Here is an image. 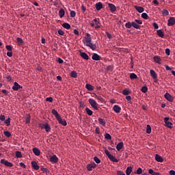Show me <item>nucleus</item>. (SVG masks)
<instances>
[{"label":"nucleus","mask_w":175,"mask_h":175,"mask_svg":"<svg viewBox=\"0 0 175 175\" xmlns=\"http://www.w3.org/2000/svg\"><path fill=\"white\" fill-rule=\"evenodd\" d=\"M83 43L86 45L87 47H90L91 50H96V44L92 43V40L90 33H87L86 36L83 37Z\"/></svg>","instance_id":"obj_1"},{"label":"nucleus","mask_w":175,"mask_h":175,"mask_svg":"<svg viewBox=\"0 0 175 175\" xmlns=\"http://www.w3.org/2000/svg\"><path fill=\"white\" fill-rule=\"evenodd\" d=\"M38 126L41 129H45L46 132H50L51 131V127L47 122L38 124Z\"/></svg>","instance_id":"obj_2"},{"label":"nucleus","mask_w":175,"mask_h":175,"mask_svg":"<svg viewBox=\"0 0 175 175\" xmlns=\"http://www.w3.org/2000/svg\"><path fill=\"white\" fill-rule=\"evenodd\" d=\"M142 24H143V22L139 19H135L133 22H132L133 27L135 29H139Z\"/></svg>","instance_id":"obj_3"},{"label":"nucleus","mask_w":175,"mask_h":175,"mask_svg":"<svg viewBox=\"0 0 175 175\" xmlns=\"http://www.w3.org/2000/svg\"><path fill=\"white\" fill-rule=\"evenodd\" d=\"M88 102L90 105L92 106V107L94 109V110H98V103L95 100H94L93 98H89Z\"/></svg>","instance_id":"obj_4"},{"label":"nucleus","mask_w":175,"mask_h":175,"mask_svg":"<svg viewBox=\"0 0 175 175\" xmlns=\"http://www.w3.org/2000/svg\"><path fill=\"white\" fill-rule=\"evenodd\" d=\"M164 122L167 128H170V129H172V128H173V123H172L171 122H169V117H165L164 118Z\"/></svg>","instance_id":"obj_5"},{"label":"nucleus","mask_w":175,"mask_h":175,"mask_svg":"<svg viewBox=\"0 0 175 175\" xmlns=\"http://www.w3.org/2000/svg\"><path fill=\"white\" fill-rule=\"evenodd\" d=\"M150 76H151V77H152L154 83H158V78H157L158 75H157V72H155V71L154 70H150Z\"/></svg>","instance_id":"obj_6"},{"label":"nucleus","mask_w":175,"mask_h":175,"mask_svg":"<svg viewBox=\"0 0 175 175\" xmlns=\"http://www.w3.org/2000/svg\"><path fill=\"white\" fill-rule=\"evenodd\" d=\"M0 162L1 163L5 165V166H7L8 167H13V163L8 161H5V159H1Z\"/></svg>","instance_id":"obj_7"},{"label":"nucleus","mask_w":175,"mask_h":175,"mask_svg":"<svg viewBox=\"0 0 175 175\" xmlns=\"http://www.w3.org/2000/svg\"><path fill=\"white\" fill-rule=\"evenodd\" d=\"M164 98H165L168 102H173V100H174V98L172 96V95L167 92L165 94Z\"/></svg>","instance_id":"obj_8"},{"label":"nucleus","mask_w":175,"mask_h":175,"mask_svg":"<svg viewBox=\"0 0 175 175\" xmlns=\"http://www.w3.org/2000/svg\"><path fill=\"white\" fill-rule=\"evenodd\" d=\"M174 24H175V17H170L168 19V23H167L168 27H172V25H174Z\"/></svg>","instance_id":"obj_9"},{"label":"nucleus","mask_w":175,"mask_h":175,"mask_svg":"<svg viewBox=\"0 0 175 175\" xmlns=\"http://www.w3.org/2000/svg\"><path fill=\"white\" fill-rule=\"evenodd\" d=\"M57 120L59 124H61L62 125H63V126H66L67 123H66V120L65 119H62V118H61V116H60Z\"/></svg>","instance_id":"obj_10"},{"label":"nucleus","mask_w":175,"mask_h":175,"mask_svg":"<svg viewBox=\"0 0 175 175\" xmlns=\"http://www.w3.org/2000/svg\"><path fill=\"white\" fill-rule=\"evenodd\" d=\"M20 88H23V87H21V85H20L17 82H14V86L12 87V90L14 91H18Z\"/></svg>","instance_id":"obj_11"},{"label":"nucleus","mask_w":175,"mask_h":175,"mask_svg":"<svg viewBox=\"0 0 175 175\" xmlns=\"http://www.w3.org/2000/svg\"><path fill=\"white\" fill-rule=\"evenodd\" d=\"M94 23V28L96 29H98V28L100 27V22H99V21H98V19L94 18L93 20Z\"/></svg>","instance_id":"obj_12"},{"label":"nucleus","mask_w":175,"mask_h":175,"mask_svg":"<svg viewBox=\"0 0 175 175\" xmlns=\"http://www.w3.org/2000/svg\"><path fill=\"white\" fill-rule=\"evenodd\" d=\"M93 61H99L100 59V56L98 53H93L92 56Z\"/></svg>","instance_id":"obj_13"},{"label":"nucleus","mask_w":175,"mask_h":175,"mask_svg":"<svg viewBox=\"0 0 175 175\" xmlns=\"http://www.w3.org/2000/svg\"><path fill=\"white\" fill-rule=\"evenodd\" d=\"M108 6H109V8L111 12H116V10H117V7H116V6L114 5V4H113V3H108Z\"/></svg>","instance_id":"obj_14"},{"label":"nucleus","mask_w":175,"mask_h":175,"mask_svg":"<svg viewBox=\"0 0 175 175\" xmlns=\"http://www.w3.org/2000/svg\"><path fill=\"white\" fill-rule=\"evenodd\" d=\"M31 165L34 170H39V169H40V167L38 165V163H36V161H31Z\"/></svg>","instance_id":"obj_15"},{"label":"nucleus","mask_w":175,"mask_h":175,"mask_svg":"<svg viewBox=\"0 0 175 175\" xmlns=\"http://www.w3.org/2000/svg\"><path fill=\"white\" fill-rule=\"evenodd\" d=\"M50 161L52 162V163H57V162H58V157H57L56 155H53L51 157Z\"/></svg>","instance_id":"obj_16"},{"label":"nucleus","mask_w":175,"mask_h":175,"mask_svg":"<svg viewBox=\"0 0 175 175\" xmlns=\"http://www.w3.org/2000/svg\"><path fill=\"white\" fill-rule=\"evenodd\" d=\"M134 8L138 13H143V12H144V8L143 7L135 5Z\"/></svg>","instance_id":"obj_17"},{"label":"nucleus","mask_w":175,"mask_h":175,"mask_svg":"<svg viewBox=\"0 0 175 175\" xmlns=\"http://www.w3.org/2000/svg\"><path fill=\"white\" fill-rule=\"evenodd\" d=\"M113 110L115 111V113H120V111H121V108L120 106L116 105L113 106Z\"/></svg>","instance_id":"obj_18"},{"label":"nucleus","mask_w":175,"mask_h":175,"mask_svg":"<svg viewBox=\"0 0 175 175\" xmlns=\"http://www.w3.org/2000/svg\"><path fill=\"white\" fill-rule=\"evenodd\" d=\"M103 8V4L100 2H98L97 3H96V10L99 11L100 10V9Z\"/></svg>","instance_id":"obj_19"},{"label":"nucleus","mask_w":175,"mask_h":175,"mask_svg":"<svg viewBox=\"0 0 175 175\" xmlns=\"http://www.w3.org/2000/svg\"><path fill=\"white\" fill-rule=\"evenodd\" d=\"M32 150L33 154H36V157H39V155H40V150L38 149V148H33Z\"/></svg>","instance_id":"obj_20"},{"label":"nucleus","mask_w":175,"mask_h":175,"mask_svg":"<svg viewBox=\"0 0 175 175\" xmlns=\"http://www.w3.org/2000/svg\"><path fill=\"white\" fill-rule=\"evenodd\" d=\"M52 114H53V116H55L56 120H57L60 117L59 114L58 113V111H57V110H55V109H52Z\"/></svg>","instance_id":"obj_21"},{"label":"nucleus","mask_w":175,"mask_h":175,"mask_svg":"<svg viewBox=\"0 0 175 175\" xmlns=\"http://www.w3.org/2000/svg\"><path fill=\"white\" fill-rule=\"evenodd\" d=\"M124 147V143L123 142H120L116 145V150L118 151L121 150V149Z\"/></svg>","instance_id":"obj_22"},{"label":"nucleus","mask_w":175,"mask_h":175,"mask_svg":"<svg viewBox=\"0 0 175 175\" xmlns=\"http://www.w3.org/2000/svg\"><path fill=\"white\" fill-rule=\"evenodd\" d=\"M155 159L157 162H163V158L159 154H155Z\"/></svg>","instance_id":"obj_23"},{"label":"nucleus","mask_w":175,"mask_h":175,"mask_svg":"<svg viewBox=\"0 0 175 175\" xmlns=\"http://www.w3.org/2000/svg\"><path fill=\"white\" fill-rule=\"evenodd\" d=\"M81 57L83 58V59L88 60L90 59V57H88V55L84 52L81 53Z\"/></svg>","instance_id":"obj_24"},{"label":"nucleus","mask_w":175,"mask_h":175,"mask_svg":"<svg viewBox=\"0 0 175 175\" xmlns=\"http://www.w3.org/2000/svg\"><path fill=\"white\" fill-rule=\"evenodd\" d=\"M85 88H87L88 91H94V86H92L91 84L87 83L85 85Z\"/></svg>","instance_id":"obj_25"},{"label":"nucleus","mask_w":175,"mask_h":175,"mask_svg":"<svg viewBox=\"0 0 175 175\" xmlns=\"http://www.w3.org/2000/svg\"><path fill=\"white\" fill-rule=\"evenodd\" d=\"M108 158L112 162H118V160L116 157H114V156H113V154H111Z\"/></svg>","instance_id":"obj_26"},{"label":"nucleus","mask_w":175,"mask_h":175,"mask_svg":"<svg viewBox=\"0 0 175 175\" xmlns=\"http://www.w3.org/2000/svg\"><path fill=\"white\" fill-rule=\"evenodd\" d=\"M153 59H154V62H157V64H161V58L159 57L154 56L153 57Z\"/></svg>","instance_id":"obj_27"},{"label":"nucleus","mask_w":175,"mask_h":175,"mask_svg":"<svg viewBox=\"0 0 175 175\" xmlns=\"http://www.w3.org/2000/svg\"><path fill=\"white\" fill-rule=\"evenodd\" d=\"M157 35L160 38H163L165 36L163 31H162V30H161V29L157 30Z\"/></svg>","instance_id":"obj_28"},{"label":"nucleus","mask_w":175,"mask_h":175,"mask_svg":"<svg viewBox=\"0 0 175 175\" xmlns=\"http://www.w3.org/2000/svg\"><path fill=\"white\" fill-rule=\"evenodd\" d=\"M59 16L61 18H62V17H64V16H65V10H64V9H61L59 11Z\"/></svg>","instance_id":"obj_29"},{"label":"nucleus","mask_w":175,"mask_h":175,"mask_svg":"<svg viewBox=\"0 0 175 175\" xmlns=\"http://www.w3.org/2000/svg\"><path fill=\"white\" fill-rule=\"evenodd\" d=\"M98 122L100 125H103V126H106V122L105 121V120L102 119V118H99L98 119Z\"/></svg>","instance_id":"obj_30"},{"label":"nucleus","mask_w":175,"mask_h":175,"mask_svg":"<svg viewBox=\"0 0 175 175\" xmlns=\"http://www.w3.org/2000/svg\"><path fill=\"white\" fill-rule=\"evenodd\" d=\"M131 173H132V167H128L126 170V174L131 175Z\"/></svg>","instance_id":"obj_31"},{"label":"nucleus","mask_w":175,"mask_h":175,"mask_svg":"<svg viewBox=\"0 0 175 175\" xmlns=\"http://www.w3.org/2000/svg\"><path fill=\"white\" fill-rule=\"evenodd\" d=\"M123 95H129L131 94V90L129 89H124L122 91Z\"/></svg>","instance_id":"obj_32"},{"label":"nucleus","mask_w":175,"mask_h":175,"mask_svg":"<svg viewBox=\"0 0 175 175\" xmlns=\"http://www.w3.org/2000/svg\"><path fill=\"white\" fill-rule=\"evenodd\" d=\"M62 27L63 28H65L66 29H70V25L68 23H64L63 25H62Z\"/></svg>","instance_id":"obj_33"},{"label":"nucleus","mask_w":175,"mask_h":175,"mask_svg":"<svg viewBox=\"0 0 175 175\" xmlns=\"http://www.w3.org/2000/svg\"><path fill=\"white\" fill-rule=\"evenodd\" d=\"M41 170L43 173H46V174H50V171L47 168L41 167Z\"/></svg>","instance_id":"obj_34"},{"label":"nucleus","mask_w":175,"mask_h":175,"mask_svg":"<svg viewBox=\"0 0 175 175\" xmlns=\"http://www.w3.org/2000/svg\"><path fill=\"white\" fill-rule=\"evenodd\" d=\"M85 111L88 116H92V111H91V109H90V108L86 107Z\"/></svg>","instance_id":"obj_35"},{"label":"nucleus","mask_w":175,"mask_h":175,"mask_svg":"<svg viewBox=\"0 0 175 175\" xmlns=\"http://www.w3.org/2000/svg\"><path fill=\"white\" fill-rule=\"evenodd\" d=\"M142 92H144V94H146V92H147V91H148V88H147L146 86H143L141 89Z\"/></svg>","instance_id":"obj_36"},{"label":"nucleus","mask_w":175,"mask_h":175,"mask_svg":"<svg viewBox=\"0 0 175 175\" xmlns=\"http://www.w3.org/2000/svg\"><path fill=\"white\" fill-rule=\"evenodd\" d=\"M125 27H126V28H129V29L132 28V27H133L132 23H131V22L126 23Z\"/></svg>","instance_id":"obj_37"},{"label":"nucleus","mask_w":175,"mask_h":175,"mask_svg":"<svg viewBox=\"0 0 175 175\" xmlns=\"http://www.w3.org/2000/svg\"><path fill=\"white\" fill-rule=\"evenodd\" d=\"M70 76H71V77L76 79V77H77V72H76V71H72Z\"/></svg>","instance_id":"obj_38"},{"label":"nucleus","mask_w":175,"mask_h":175,"mask_svg":"<svg viewBox=\"0 0 175 175\" xmlns=\"http://www.w3.org/2000/svg\"><path fill=\"white\" fill-rule=\"evenodd\" d=\"M146 133H151V126H150V124L146 126Z\"/></svg>","instance_id":"obj_39"},{"label":"nucleus","mask_w":175,"mask_h":175,"mask_svg":"<svg viewBox=\"0 0 175 175\" xmlns=\"http://www.w3.org/2000/svg\"><path fill=\"white\" fill-rule=\"evenodd\" d=\"M142 18H144V20H147V18H148V14H147L146 12H144L142 14Z\"/></svg>","instance_id":"obj_40"},{"label":"nucleus","mask_w":175,"mask_h":175,"mask_svg":"<svg viewBox=\"0 0 175 175\" xmlns=\"http://www.w3.org/2000/svg\"><path fill=\"white\" fill-rule=\"evenodd\" d=\"M163 16H169V11L167 10H163L162 11Z\"/></svg>","instance_id":"obj_41"},{"label":"nucleus","mask_w":175,"mask_h":175,"mask_svg":"<svg viewBox=\"0 0 175 175\" xmlns=\"http://www.w3.org/2000/svg\"><path fill=\"white\" fill-rule=\"evenodd\" d=\"M4 122L6 124L7 126H10V118L5 120Z\"/></svg>","instance_id":"obj_42"},{"label":"nucleus","mask_w":175,"mask_h":175,"mask_svg":"<svg viewBox=\"0 0 175 175\" xmlns=\"http://www.w3.org/2000/svg\"><path fill=\"white\" fill-rule=\"evenodd\" d=\"M142 173H143V170L142 169V167H139L136 171L137 174H142Z\"/></svg>","instance_id":"obj_43"},{"label":"nucleus","mask_w":175,"mask_h":175,"mask_svg":"<svg viewBox=\"0 0 175 175\" xmlns=\"http://www.w3.org/2000/svg\"><path fill=\"white\" fill-rule=\"evenodd\" d=\"M16 158H21V157H23V154H21V152L16 151Z\"/></svg>","instance_id":"obj_44"},{"label":"nucleus","mask_w":175,"mask_h":175,"mask_svg":"<svg viewBox=\"0 0 175 175\" xmlns=\"http://www.w3.org/2000/svg\"><path fill=\"white\" fill-rule=\"evenodd\" d=\"M130 79H137V75L135 73H131L130 75Z\"/></svg>","instance_id":"obj_45"},{"label":"nucleus","mask_w":175,"mask_h":175,"mask_svg":"<svg viewBox=\"0 0 175 175\" xmlns=\"http://www.w3.org/2000/svg\"><path fill=\"white\" fill-rule=\"evenodd\" d=\"M3 133L6 137H10L12 136V134L9 131H4Z\"/></svg>","instance_id":"obj_46"},{"label":"nucleus","mask_w":175,"mask_h":175,"mask_svg":"<svg viewBox=\"0 0 175 175\" xmlns=\"http://www.w3.org/2000/svg\"><path fill=\"white\" fill-rule=\"evenodd\" d=\"M105 137L107 139V140H111V135H110L109 133H106Z\"/></svg>","instance_id":"obj_47"},{"label":"nucleus","mask_w":175,"mask_h":175,"mask_svg":"<svg viewBox=\"0 0 175 175\" xmlns=\"http://www.w3.org/2000/svg\"><path fill=\"white\" fill-rule=\"evenodd\" d=\"M25 122H26V124H29V122H31V116H28L27 117H26Z\"/></svg>","instance_id":"obj_48"},{"label":"nucleus","mask_w":175,"mask_h":175,"mask_svg":"<svg viewBox=\"0 0 175 175\" xmlns=\"http://www.w3.org/2000/svg\"><path fill=\"white\" fill-rule=\"evenodd\" d=\"M16 40L19 44H23L24 43V41H23V39L21 38H17Z\"/></svg>","instance_id":"obj_49"},{"label":"nucleus","mask_w":175,"mask_h":175,"mask_svg":"<svg viewBox=\"0 0 175 175\" xmlns=\"http://www.w3.org/2000/svg\"><path fill=\"white\" fill-rule=\"evenodd\" d=\"M94 162H96V163H100V159H99V158L96 157H94Z\"/></svg>","instance_id":"obj_50"},{"label":"nucleus","mask_w":175,"mask_h":175,"mask_svg":"<svg viewBox=\"0 0 175 175\" xmlns=\"http://www.w3.org/2000/svg\"><path fill=\"white\" fill-rule=\"evenodd\" d=\"M148 173H149V174L154 175L156 172L154 171V170L149 169Z\"/></svg>","instance_id":"obj_51"},{"label":"nucleus","mask_w":175,"mask_h":175,"mask_svg":"<svg viewBox=\"0 0 175 175\" xmlns=\"http://www.w3.org/2000/svg\"><path fill=\"white\" fill-rule=\"evenodd\" d=\"M148 173H149V174L154 175L156 172L154 171V170L149 169Z\"/></svg>","instance_id":"obj_52"},{"label":"nucleus","mask_w":175,"mask_h":175,"mask_svg":"<svg viewBox=\"0 0 175 175\" xmlns=\"http://www.w3.org/2000/svg\"><path fill=\"white\" fill-rule=\"evenodd\" d=\"M148 173H149V174L154 175L156 172L154 171V170L149 169Z\"/></svg>","instance_id":"obj_53"},{"label":"nucleus","mask_w":175,"mask_h":175,"mask_svg":"<svg viewBox=\"0 0 175 175\" xmlns=\"http://www.w3.org/2000/svg\"><path fill=\"white\" fill-rule=\"evenodd\" d=\"M70 14V17H76V12L75 11H71Z\"/></svg>","instance_id":"obj_54"},{"label":"nucleus","mask_w":175,"mask_h":175,"mask_svg":"<svg viewBox=\"0 0 175 175\" xmlns=\"http://www.w3.org/2000/svg\"><path fill=\"white\" fill-rule=\"evenodd\" d=\"M93 167H94V165L90 164V165H88V170L89 172H91V170H92V168H93Z\"/></svg>","instance_id":"obj_55"},{"label":"nucleus","mask_w":175,"mask_h":175,"mask_svg":"<svg viewBox=\"0 0 175 175\" xmlns=\"http://www.w3.org/2000/svg\"><path fill=\"white\" fill-rule=\"evenodd\" d=\"M46 102H50V103H53V97H47L46 98Z\"/></svg>","instance_id":"obj_56"},{"label":"nucleus","mask_w":175,"mask_h":175,"mask_svg":"<svg viewBox=\"0 0 175 175\" xmlns=\"http://www.w3.org/2000/svg\"><path fill=\"white\" fill-rule=\"evenodd\" d=\"M152 25H153L154 29H158V28H159V26L158 25V24L157 23H153Z\"/></svg>","instance_id":"obj_57"},{"label":"nucleus","mask_w":175,"mask_h":175,"mask_svg":"<svg viewBox=\"0 0 175 175\" xmlns=\"http://www.w3.org/2000/svg\"><path fill=\"white\" fill-rule=\"evenodd\" d=\"M105 154L107 155V157H108V158H109V157H111V154H110V152H109V150H105Z\"/></svg>","instance_id":"obj_58"},{"label":"nucleus","mask_w":175,"mask_h":175,"mask_svg":"<svg viewBox=\"0 0 175 175\" xmlns=\"http://www.w3.org/2000/svg\"><path fill=\"white\" fill-rule=\"evenodd\" d=\"M5 47H6V49H7L8 51H12V46H10V45H7Z\"/></svg>","instance_id":"obj_59"},{"label":"nucleus","mask_w":175,"mask_h":175,"mask_svg":"<svg viewBox=\"0 0 175 175\" xmlns=\"http://www.w3.org/2000/svg\"><path fill=\"white\" fill-rule=\"evenodd\" d=\"M5 119H6V117L4 115H1L0 116L1 121H5Z\"/></svg>","instance_id":"obj_60"},{"label":"nucleus","mask_w":175,"mask_h":175,"mask_svg":"<svg viewBox=\"0 0 175 175\" xmlns=\"http://www.w3.org/2000/svg\"><path fill=\"white\" fill-rule=\"evenodd\" d=\"M57 33H59V35H64L65 32H64V31H62V29H59L57 31Z\"/></svg>","instance_id":"obj_61"},{"label":"nucleus","mask_w":175,"mask_h":175,"mask_svg":"<svg viewBox=\"0 0 175 175\" xmlns=\"http://www.w3.org/2000/svg\"><path fill=\"white\" fill-rule=\"evenodd\" d=\"M95 132L96 133H97V135H99V133H100V131L99 130L98 127H96Z\"/></svg>","instance_id":"obj_62"},{"label":"nucleus","mask_w":175,"mask_h":175,"mask_svg":"<svg viewBox=\"0 0 175 175\" xmlns=\"http://www.w3.org/2000/svg\"><path fill=\"white\" fill-rule=\"evenodd\" d=\"M117 175H125V173L122 172V171H118Z\"/></svg>","instance_id":"obj_63"},{"label":"nucleus","mask_w":175,"mask_h":175,"mask_svg":"<svg viewBox=\"0 0 175 175\" xmlns=\"http://www.w3.org/2000/svg\"><path fill=\"white\" fill-rule=\"evenodd\" d=\"M170 175H175V171L172 170L170 171Z\"/></svg>","instance_id":"obj_64"}]
</instances>
